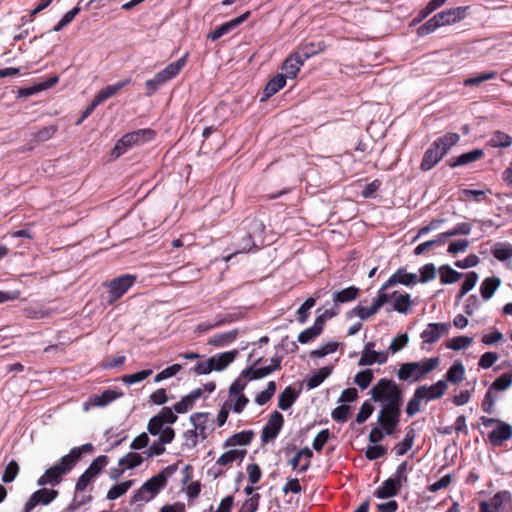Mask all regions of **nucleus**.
<instances>
[{"instance_id":"25","label":"nucleus","mask_w":512,"mask_h":512,"mask_svg":"<svg viewBox=\"0 0 512 512\" xmlns=\"http://www.w3.org/2000/svg\"><path fill=\"white\" fill-rule=\"evenodd\" d=\"M392 309L400 314H407L412 306L411 295L406 292H392Z\"/></svg>"},{"instance_id":"35","label":"nucleus","mask_w":512,"mask_h":512,"mask_svg":"<svg viewBox=\"0 0 512 512\" xmlns=\"http://www.w3.org/2000/svg\"><path fill=\"white\" fill-rule=\"evenodd\" d=\"M332 371L333 366H324L320 368L317 372L306 379L307 388L310 390L320 386L323 381L331 375Z\"/></svg>"},{"instance_id":"1","label":"nucleus","mask_w":512,"mask_h":512,"mask_svg":"<svg viewBox=\"0 0 512 512\" xmlns=\"http://www.w3.org/2000/svg\"><path fill=\"white\" fill-rule=\"evenodd\" d=\"M265 225L256 217H247L238 229L239 240L236 243L237 253H248L259 249L258 241L263 242Z\"/></svg>"},{"instance_id":"47","label":"nucleus","mask_w":512,"mask_h":512,"mask_svg":"<svg viewBox=\"0 0 512 512\" xmlns=\"http://www.w3.org/2000/svg\"><path fill=\"white\" fill-rule=\"evenodd\" d=\"M133 481L132 480H126L120 483H117L113 485L107 492V499L108 500H116L119 497L126 494V492L130 489L132 486Z\"/></svg>"},{"instance_id":"45","label":"nucleus","mask_w":512,"mask_h":512,"mask_svg":"<svg viewBox=\"0 0 512 512\" xmlns=\"http://www.w3.org/2000/svg\"><path fill=\"white\" fill-rule=\"evenodd\" d=\"M188 53L180 57L178 60L168 64L162 71L169 80L175 78L186 64Z\"/></svg>"},{"instance_id":"43","label":"nucleus","mask_w":512,"mask_h":512,"mask_svg":"<svg viewBox=\"0 0 512 512\" xmlns=\"http://www.w3.org/2000/svg\"><path fill=\"white\" fill-rule=\"evenodd\" d=\"M512 144V137L505 132L495 131L487 142L493 148H507Z\"/></svg>"},{"instance_id":"24","label":"nucleus","mask_w":512,"mask_h":512,"mask_svg":"<svg viewBox=\"0 0 512 512\" xmlns=\"http://www.w3.org/2000/svg\"><path fill=\"white\" fill-rule=\"evenodd\" d=\"M131 81H132L131 78L128 77V78H125L124 80L118 81L114 84L107 85L106 87L99 90L94 98L98 101L99 104H101L102 102L113 97L121 89H123L124 87L129 85L131 83Z\"/></svg>"},{"instance_id":"64","label":"nucleus","mask_w":512,"mask_h":512,"mask_svg":"<svg viewBox=\"0 0 512 512\" xmlns=\"http://www.w3.org/2000/svg\"><path fill=\"white\" fill-rule=\"evenodd\" d=\"M182 368V365L178 363L170 365L156 374V376L154 377V382L159 383L163 380L171 378L175 376L177 373H179L182 370Z\"/></svg>"},{"instance_id":"49","label":"nucleus","mask_w":512,"mask_h":512,"mask_svg":"<svg viewBox=\"0 0 512 512\" xmlns=\"http://www.w3.org/2000/svg\"><path fill=\"white\" fill-rule=\"evenodd\" d=\"M492 255L499 261L504 262L512 257V244L497 243L492 249Z\"/></svg>"},{"instance_id":"14","label":"nucleus","mask_w":512,"mask_h":512,"mask_svg":"<svg viewBox=\"0 0 512 512\" xmlns=\"http://www.w3.org/2000/svg\"><path fill=\"white\" fill-rule=\"evenodd\" d=\"M450 323L434 322L429 323L421 332L420 337L423 343L433 344L449 332Z\"/></svg>"},{"instance_id":"20","label":"nucleus","mask_w":512,"mask_h":512,"mask_svg":"<svg viewBox=\"0 0 512 512\" xmlns=\"http://www.w3.org/2000/svg\"><path fill=\"white\" fill-rule=\"evenodd\" d=\"M402 404H403V402L393 403V404L387 403V404L381 405V410L378 414L377 422L378 423H382V422L388 423V422L400 421Z\"/></svg>"},{"instance_id":"10","label":"nucleus","mask_w":512,"mask_h":512,"mask_svg":"<svg viewBox=\"0 0 512 512\" xmlns=\"http://www.w3.org/2000/svg\"><path fill=\"white\" fill-rule=\"evenodd\" d=\"M177 420L178 416L173 408L163 407L158 414L149 420L147 430L152 436H157L165 424L172 425Z\"/></svg>"},{"instance_id":"40","label":"nucleus","mask_w":512,"mask_h":512,"mask_svg":"<svg viewBox=\"0 0 512 512\" xmlns=\"http://www.w3.org/2000/svg\"><path fill=\"white\" fill-rule=\"evenodd\" d=\"M465 368L460 361H455L445 374L446 382L458 384L464 379Z\"/></svg>"},{"instance_id":"57","label":"nucleus","mask_w":512,"mask_h":512,"mask_svg":"<svg viewBox=\"0 0 512 512\" xmlns=\"http://www.w3.org/2000/svg\"><path fill=\"white\" fill-rule=\"evenodd\" d=\"M153 373L152 369H144L133 374L123 375L120 379L122 382L128 385L139 383L148 378Z\"/></svg>"},{"instance_id":"21","label":"nucleus","mask_w":512,"mask_h":512,"mask_svg":"<svg viewBox=\"0 0 512 512\" xmlns=\"http://www.w3.org/2000/svg\"><path fill=\"white\" fill-rule=\"evenodd\" d=\"M263 361V357L258 358L252 365L246 367L241 372V377L248 380H258L272 374L270 366L257 367Z\"/></svg>"},{"instance_id":"60","label":"nucleus","mask_w":512,"mask_h":512,"mask_svg":"<svg viewBox=\"0 0 512 512\" xmlns=\"http://www.w3.org/2000/svg\"><path fill=\"white\" fill-rule=\"evenodd\" d=\"M316 304L313 297L307 298L297 310V320L299 323L304 324L309 317V310Z\"/></svg>"},{"instance_id":"19","label":"nucleus","mask_w":512,"mask_h":512,"mask_svg":"<svg viewBox=\"0 0 512 512\" xmlns=\"http://www.w3.org/2000/svg\"><path fill=\"white\" fill-rule=\"evenodd\" d=\"M460 141V135L455 132H447L435 139L431 144L444 157L450 149Z\"/></svg>"},{"instance_id":"36","label":"nucleus","mask_w":512,"mask_h":512,"mask_svg":"<svg viewBox=\"0 0 512 512\" xmlns=\"http://www.w3.org/2000/svg\"><path fill=\"white\" fill-rule=\"evenodd\" d=\"M501 284L500 278L496 276L485 278L480 285V293L484 300H489Z\"/></svg>"},{"instance_id":"59","label":"nucleus","mask_w":512,"mask_h":512,"mask_svg":"<svg viewBox=\"0 0 512 512\" xmlns=\"http://www.w3.org/2000/svg\"><path fill=\"white\" fill-rule=\"evenodd\" d=\"M496 76L497 73L494 71L480 73L477 76H472L464 79L463 85L466 87L478 86L485 81L494 79Z\"/></svg>"},{"instance_id":"23","label":"nucleus","mask_w":512,"mask_h":512,"mask_svg":"<svg viewBox=\"0 0 512 512\" xmlns=\"http://www.w3.org/2000/svg\"><path fill=\"white\" fill-rule=\"evenodd\" d=\"M238 355L239 351L237 349H233L210 357L213 371H223L235 361Z\"/></svg>"},{"instance_id":"62","label":"nucleus","mask_w":512,"mask_h":512,"mask_svg":"<svg viewBox=\"0 0 512 512\" xmlns=\"http://www.w3.org/2000/svg\"><path fill=\"white\" fill-rule=\"evenodd\" d=\"M20 471L19 465L15 460H11L5 467L2 482L5 484H9L15 480L18 473Z\"/></svg>"},{"instance_id":"51","label":"nucleus","mask_w":512,"mask_h":512,"mask_svg":"<svg viewBox=\"0 0 512 512\" xmlns=\"http://www.w3.org/2000/svg\"><path fill=\"white\" fill-rule=\"evenodd\" d=\"M57 125H49L40 128L37 132L33 133V142L41 143L50 140L57 132Z\"/></svg>"},{"instance_id":"13","label":"nucleus","mask_w":512,"mask_h":512,"mask_svg":"<svg viewBox=\"0 0 512 512\" xmlns=\"http://www.w3.org/2000/svg\"><path fill=\"white\" fill-rule=\"evenodd\" d=\"M58 491L41 488L36 490L24 505L23 512H31L37 505H48L58 497Z\"/></svg>"},{"instance_id":"26","label":"nucleus","mask_w":512,"mask_h":512,"mask_svg":"<svg viewBox=\"0 0 512 512\" xmlns=\"http://www.w3.org/2000/svg\"><path fill=\"white\" fill-rule=\"evenodd\" d=\"M360 294V289L356 286H349L340 291H334L332 294V299L334 306H339L341 304L349 303L358 298Z\"/></svg>"},{"instance_id":"15","label":"nucleus","mask_w":512,"mask_h":512,"mask_svg":"<svg viewBox=\"0 0 512 512\" xmlns=\"http://www.w3.org/2000/svg\"><path fill=\"white\" fill-rule=\"evenodd\" d=\"M250 16V11H246L242 15L233 18L229 21H226L216 27L209 35L208 38L212 41H216L220 39L222 36L229 34L233 30H235L237 27H239L242 23H244L248 17Z\"/></svg>"},{"instance_id":"31","label":"nucleus","mask_w":512,"mask_h":512,"mask_svg":"<svg viewBox=\"0 0 512 512\" xmlns=\"http://www.w3.org/2000/svg\"><path fill=\"white\" fill-rule=\"evenodd\" d=\"M299 393L300 391L294 387L287 386L278 397V407L283 411L290 409L299 397Z\"/></svg>"},{"instance_id":"56","label":"nucleus","mask_w":512,"mask_h":512,"mask_svg":"<svg viewBox=\"0 0 512 512\" xmlns=\"http://www.w3.org/2000/svg\"><path fill=\"white\" fill-rule=\"evenodd\" d=\"M374 379L373 371L369 368L359 371L354 377V383L362 390L369 387Z\"/></svg>"},{"instance_id":"58","label":"nucleus","mask_w":512,"mask_h":512,"mask_svg":"<svg viewBox=\"0 0 512 512\" xmlns=\"http://www.w3.org/2000/svg\"><path fill=\"white\" fill-rule=\"evenodd\" d=\"M472 341L473 339L468 336H456L446 342V347L451 350L459 351L466 349Z\"/></svg>"},{"instance_id":"63","label":"nucleus","mask_w":512,"mask_h":512,"mask_svg":"<svg viewBox=\"0 0 512 512\" xmlns=\"http://www.w3.org/2000/svg\"><path fill=\"white\" fill-rule=\"evenodd\" d=\"M374 406L373 404L371 403L370 400H366L360 407L358 413L356 414V417H355V422L357 424H363L364 422H366L369 417L372 415V413L374 412Z\"/></svg>"},{"instance_id":"3","label":"nucleus","mask_w":512,"mask_h":512,"mask_svg":"<svg viewBox=\"0 0 512 512\" xmlns=\"http://www.w3.org/2000/svg\"><path fill=\"white\" fill-rule=\"evenodd\" d=\"M467 9L468 7L459 6L443 10L419 26L417 34L423 37L433 33L439 27L455 24L461 21L465 18Z\"/></svg>"},{"instance_id":"33","label":"nucleus","mask_w":512,"mask_h":512,"mask_svg":"<svg viewBox=\"0 0 512 512\" xmlns=\"http://www.w3.org/2000/svg\"><path fill=\"white\" fill-rule=\"evenodd\" d=\"M324 49H325V44L322 41L316 42V43L309 42V43H305V44L301 45L295 52L301 58V60H303L305 62L307 59L311 58L312 56L324 51Z\"/></svg>"},{"instance_id":"37","label":"nucleus","mask_w":512,"mask_h":512,"mask_svg":"<svg viewBox=\"0 0 512 512\" xmlns=\"http://www.w3.org/2000/svg\"><path fill=\"white\" fill-rule=\"evenodd\" d=\"M500 394V392L492 389V386H489L481 402L482 411L487 414H493L495 412V403L500 398Z\"/></svg>"},{"instance_id":"9","label":"nucleus","mask_w":512,"mask_h":512,"mask_svg":"<svg viewBox=\"0 0 512 512\" xmlns=\"http://www.w3.org/2000/svg\"><path fill=\"white\" fill-rule=\"evenodd\" d=\"M94 447L91 443L83 444L79 447H74L70 450V452L63 456L59 463L53 465L57 467V470L60 471L63 475L69 473L75 464L81 459L82 455L87 452H93Z\"/></svg>"},{"instance_id":"5","label":"nucleus","mask_w":512,"mask_h":512,"mask_svg":"<svg viewBox=\"0 0 512 512\" xmlns=\"http://www.w3.org/2000/svg\"><path fill=\"white\" fill-rule=\"evenodd\" d=\"M156 137V132L150 128H141L124 134L115 144L112 156L118 158L134 146L146 144Z\"/></svg>"},{"instance_id":"42","label":"nucleus","mask_w":512,"mask_h":512,"mask_svg":"<svg viewBox=\"0 0 512 512\" xmlns=\"http://www.w3.org/2000/svg\"><path fill=\"white\" fill-rule=\"evenodd\" d=\"M388 360V353L385 351H375V354H369V355H361L358 366H371L375 363L379 365H383Z\"/></svg>"},{"instance_id":"12","label":"nucleus","mask_w":512,"mask_h":512,"mask_svg":"<svg viewBox=\"0 0 512 512\" xmlns=\"http://www.w3.org/2000/svg\"><path fill=\"white\" fill-rule=\"evenodd\" d=\"M124 396L122 391L107 389L100 394H91L83 404L85 411H88L91 407H106L113 401Z\"/></svg>"},{"instance_id":"7","label":"nucleus","mask_w":512,"mask_h":512,"mask_svg":"<svg viewBox=\"0 0 512 512\" xmlns=\"http://www.w3.org/2000/svg\"><path fill=\"white\" fill-rule=\"evenodd\" d=\"M137 276L132 274H123L103 283L107 288V302L112 305L118 301L136 282Z\"/></svg>"},{"instance_id":"30","label":"nucleus","mask_w":512,"mask_h":512,"mask_svg":"<svg viewBox=\"0 0 512 512\" xmlns=\"http://www.w3.org/2000/svg\"><path fill=\"white\" fill-rule=\"evenodd\" d=\"M238 334V329H233L231 331L219 333L211 337L208 340L207 344L217 348L226 347L237 339Z\"/></svg>"},{"instance_id":"4","label":"nucleus","mask_w":512,"mask_h":512,"mask_svg":"<svg viewBox=\"0 0 512 512\" xmlns=\"http://www.w3.org/2000/svg\"><path fill=\"white\" fill-rule=\"evenodd\" d=\"M371 401L380 402L381 405L387 403L403 402L404 395L401 387L392 379L381 378L373 385L369 392Z\"/></svg>"},{"instance_id":"52","label":"nucleus","mask_w":512,"mask_h":512,"mask_svg":"<svg viewBox=\"0 0 512 512\" xmlns=\"http://www.w3.org/2000/svg\"><path fill=\"white\" fill-rule=\"evenodd\" d=\"M424 400V396L415 389L413 396L408 401L405 412L408 416L412 417L421 410V403Z\"/></svg>"},{"instance_id":"53","label":"nucleus","mask_w":512,"mask_h":512,"mask_svg":"<svg viewBox=\"0 0 512 512\" xmlns=\"http://www.w3.org/2000/svg\"><path fill=\"white\" fill-rule=\"evenodd\" d=\"M108 462L109 459L106 455H99L91 462L85 471L95 478L107 466Z\"/></svg>"},{"instance_id":"39","label":"nucleus","mask_w":512,"mask_h":512,"mask_svg":"<svg viewBox=\"0 0 512 512\" xmlns=\"http://www.w3.org/2000/svg\"><path fill=\"white\" fill-rule=\"evenodd\" d=\"M63 474L57 470V467L51 466L45 473L37 480L38 486L50 484L52 486L58 485L62 480Z\"/></svg>"},{"instance_id":"50","label":"nucleus","mask_w":512,"mask_h":512,"mask_svg":"<svg viewBox=\"0 0 512 512\" xmlns=\"http://www.w3.org/2000/svg\"><path fill=\"white\" fill-rule=\"evenodd\" d=\"M392 288L391 286H387V282H385L378 290L377 296L373 299L372 304L379 311L381 307L385 304L389 303L393 300L392 293L389 294L387 292L388 289Z\"/></svg>"},{"instance_id":"28","label":"nucleus","mask_w":512,"mask_h":512,"mask_svg":"<svg viewBox=\"0 0 512 512\" xmlns=\"http://www.w3.org/2000/svg\"><path fill=\"white\" fill-rule=\"evenodd\" d=\"M253 437V430H244L239 433H235L225 440L223 448H229L234 446H247L251 443Z\"/></svg>"},{"instance_id":"54","label":"nucleus","mask_w":512,"mask_h":512,"mask_svg":"<svg viewBox=\"0 0 512 512\" xmlns=\"http://www.w3.org/2000/svg\"><path fill=\"white\" fill-rule=\"evenodd\" d=\"M276 389H277L276 382L275 381H269L268 384H267L266 389L264 391H261L260 393H258L256 395L255 402L259 406L265 405L274 396V394L276 392Z\"/></svg>"},{"instance_id":"18","label":"nucleus","mask_w":512,"mask_h":512,"mask_svg":"<svg viewBox=\"0 0 512 512\" xmlns=\"http://www.w3.org/2000/svg\"><path fill=\"white\" fill-rule=\"evenodd\" d=\"M387 286L394 287L398 284L411 287L418 283V276L415 273H409L405 268H398L386 281Z\"/></svg>"},{"instance_id":"44","label":"nucleus","mask_w":512,"mask_h":512,"mask_svg":"<svg viewBox=\"0 0 512 512\" xmlns=\"http://www.w3.org/2000/svg\"><path fill=\"white\" fill-rule=\"evenodd\" d=\"M472 226L470 223L461 222L456 224L452 229L440 233V240H447L450 237L458 236V235H469L471 233Z\"/></svg>"},{"instance_id":"46","label":"nucleus","mask_w":512,"mask_h":512,"mask_svg":"<svg viewBox=\"0 0 512 512\" xmlns=\"http://www.w3.org/2000/svg\"><path fill=\"white\" fill-rule=\"evenodd\" d=\"M378 312L377 308L371 304L369 307H363L361 305H357L353 309L347 312V317L352 318L354 316L359 317L361 320H367L374 314Z\"/></svg>"},{"instance_id":"41","label":"nucleus","mask_w":512,"mask_h":512,"mask_svg":"<svg viewBox=\"0 0 512 512\" xmlns=\"http://www.w3.org/2000/svg\"><path fill=\"white\" fill-rule=\"evenodd\" d=\"M247 451L242 449H232L223 453L216 461V465L226 466L232 464L234 461H242Z\"/></svg>"},{"instance_id":"61","label":"nucleus","mask_w":512,"mask_h":512,"mask_svg":"<svg viewBox=\"0 0 512 512\" xmlns=\"http://www.w3.org/2000/svg\"><path fill=\"white\" fill-rule=\"evenodd\" d=\"M338 347H339V343L338 342L331 341V342H328L325 345H322L321 347H319V348H317L315 350H312L310 352V356L312 358H323V357L327 356L328 354L336 352Z\"/></svg>"},{"instance_id":"29","label":"nucleus","mask_w":512,"mask_h":512,"mask_svg":"<svg viewBox=\"0 0 512 512\" xmlns=\"http://www.w3.org/2000/svg\"><path fill=\"white\" fill-rule=\"evenodd\" d=\"M442 159H443V157L438 153V151L431 144L429 146V148L423 154V157H422V160L420 163V170L423 172L430 171Z\"/></svg>"},{"instance_id":"11","label":"nucleus","mask_w":512,"mask_h":512,"mask_svg":"<svg viewBox=\"0 0 512 512\" xmlns=\"http://www.w3.org/2000/svg\"><path fill=\"white\" fill-rule=\"evenodd\" d=\"M284 425L283 415L275 410L270 414V417L261 431V441L268 443L277 438Z\"/></svg>"},{"instance_id":"2","label":"nucleus","mask_w":512,"mask_h":512,"mask_svg":"<svg viewBox=\"0 0 512 512\" xmlns=\"http://www.w3.org/2000/svg\"><path fill=\"white\" fill-rule=\"evenodd\" d=\"M440 364L439 357L425 358L421 361L406 362L400 365L397 377L400 381L419 382Z\"/></svg>"},{"instance_id":"27","label":"nucleus","mask_w":512,"mask_h":512,"mask_svg":"<svg viewBox=\"0 0 512 512\" xmlns=\"http://www.w3.org/2000/svg\"><path fill=\"white\" fill-rule=\"evenodd\" d=\"M401 487L389 477L375 491L374 496L378 499H388L398 495Z\"/></svg>"},{"instance_id":"22","label":"nucleus","mask_w":512,"mask_h":512,"mask_svg":"<svg viewBox=\"0 0 512 512\" xmlns=\"http://www.w3.org/2000/svg\"><path fill=\"white\" fill-rule=\"evenodd\" d=\"M287 76H284V74H277L274 77H272L267 84L265 85L262 96L260 99V102H265L269 98H271L273 95L278 93L285 85H286Z\"/></svg>"},{"instance_id":"34","label":"nucleus","mask_w":512,"mask_h":512,"mask_svg":"<svg viewBox=\"0 0 512 512\" xmlns=\"http://www.w3.org/2000/svg\"><path fill=\"white\" fill-rule=\"evenodd\" d=\"M209 415L210 414L208 412H195L190 416V422L202 440L207 438L206 424L208 422Z\"/></svg>"},{"instance_id":"32","label":"nucleus","mask_w":512,"mask_h":512,"mask_svg":"<svg viewBox=\"0 0 512 512\" xmlns=\"http://www.w3.org/2000/svg\"><path fill=\"white\" fill-rule=\"evenodd\" d=\"M304 61L301 60V58L297 55L296 52L289 55L283 65L282 69L286 72L284 76H287V78H295L297 76V73L300 71L301 66H303Z\"/></svg>"},{"instance_id":"8","label":"nucleus","mask_w":512,"mask_h":512,"mask_svg":"<svg viewBox=\"0 0 512 512\" xmlns=\"http://www.w3.org/2000/svg\"><path fill=\"white\" fill-rule=\"evenodd\" d=\"M177 468V464L169 465L142 484L143 490H146L149 494V498L153 499L156 497L166 486L168 478L177 471Z\"/></svg>"},{"instance_id":"17","label":"nucleus","mask_w":512,"mask_h":512,"mask_svg":"<svg viewBox=\"0 0 512 512\" xmlns=\"http://www.w3.org/2000/svg\"><path fill=\"white\" fill-rule=\"evenodd\" d=\"M447 388V382L445 380H439L430 386L421 385L416 389L424 396V400L429 402L440 399L446 393Z\"/></svg>"},{"instance_id":"55","label":"nucleus","mask_w":512,"mask_h":512,"mask_svg":"<svg viewBox=\"0 0 512 512\" xmlns=\"http://www.w3.org/2000/svg\"><path fill=\"white\" fill-rule=\"evenodd\" d=\"M512 385V372H505L498 376L490 386L497 392H504Z\"/></svg>"},{"instance_id":"48","label":"nucleus","mask_w":512,"mask_h":512,"mask_svg":"<svg viewBox=\"0 0 512 512\" xmlns=\"http://www.w3.org/2000/svg\"><path fill=\"white\" fill-rule=\"evenodd\" d=\"M143 462L141 454L136 452H129L125 456L119 459V466H123L125 469H134L140 466Z\"/></svg>"},{"instance_id":"6","label":"nucleus","mask_w":512,"mask_h":512,"mask_svg":"<svg viewBox=\"0 0 512 512\" xmlns=\"http://www.w3.org/2000/svg\"><path fill=\"white\" fill-rule=\"evenodd\" d=\"M480 423L488 428L494 426L491 432L488 434V441L494 447H500L505 441L512 438V426L498 418H489L481 416L479 418Z\"/></svg>"},{"instance_id":"16","label":"nucleus","mask_w":512,"mask_h":512,"mask_svg":"<svg viewBox=\"0 0 512 512\" xmlns=\"http://www.w3.org/2000/svg\"><path fill=\"white\" fill-rule=\"evenodd\" d=\"M485 153L483 149H473L471 151L460 154L456 157H451L446 161V165L451 168H457L476 162L484 157Z\"/></svg>"},{"instance_id":"38","label":"nucleus","mask_w":512,"mask_h":512,"mask_svg":"<svg viewBox=\"0 0 512 512\" xmlns=\"http://www.w3.org/2000/svg\"><path fill=\"white\" fill-rule=\"evenodd\" d=\"M440 282L443 285L453 284L461 279L463 274L453 269L450 265L444 264L439 268Z\"/></svg>"}]
</instances>
